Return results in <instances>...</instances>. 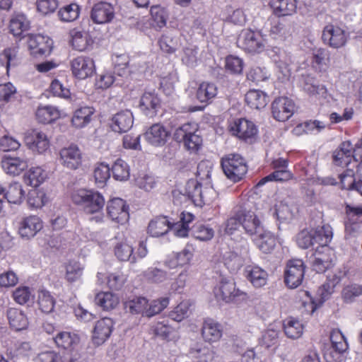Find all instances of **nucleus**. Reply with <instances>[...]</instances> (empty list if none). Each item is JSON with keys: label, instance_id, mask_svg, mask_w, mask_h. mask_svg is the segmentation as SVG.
<instances>
[{"label": "nucleus", "instance_id": "nucleus-45", "mask_svg": "<svg viewBox=\"0 0 362 362\" xmlns=\"http://www.w3.org/2000/svg\"><path fill=\"white\" fill-rule=\"evenodd\" d=\"M217 95V88L215 84L209 82L201 83L197 91V98L201 103H207Z\"/></svg>", "mask_w": 362, "mask_h": 362}, {"label": "nucleus", "instance_id": "nucleus-12", "mask_svg": "<svg viewBox=\"0 0 362 362\" xmlns=\"http://www.w3.org/2000/svg\"><path fill=\"white\" fill-rule=\"evenodd\" d=\"M71 69L76 78L86 79L95 72L94 61L88 57L78 56L71 60Z\"/></svg>", "mask_w": 362, "mask_h": 362}, {"label": "nucleus", "instance_id": "nucleus-56", "mask_svg": "<svg viewBox=\"0 0 362 362\" xmlns=\"http://www.w3.org/2000/svg\"><path fill=\"white\" fill-rule=\"evenodd\" d=\"M170 300L168 297L160 298L153 300L150 303L148 302V307L144 313L145 317H151L158 314L163 310L169 305Z\"/></svg>", "mask_w": 362, "mask_h": 362}, {"label": "nucleus", "instance_id": "nucleus-39", "mask_svg": "<svg viewBox=\"0 0 362 362\" xmlns=\"http://www.w3.org/2000/svg\"><path fill=\"white\" fill-rule=\"evenodd\" d=\"M303 329V325L298 320L291 317L284 321V330L288 338L298 339L302 336Z\"/></svg>", "mask_w": 362, "mask_h": 362}, {"label": "nucleus", "instance_id": "nucleus-62", "mask_svg": "<svg viewBox=\"0 0 362 362\" xmlns=\"http://www.w3.org/2000/svg\"><path fill=\"white\" fill-rule=\"evenodd\" d=\"M199 132L198 125L195 122H187L182 124L175 130L174 136L177 141H180V139L196 134Z\"/></svg>", "mask_w": 362, "mask_h": 362}, {"label": "nucleus", "instance_id": "nucleus-60", "mask_svg": "<svg viewBox=\"0 0 362 362\" xmlns=\"http://www.w3.org/2000/svg\"><path fill=\"white\" fill-rule=\"evenodd\" d=\"M110 177V168L108 165L101 163L94 170V177L95 182L100 187L105 185Z\"/></svg>", "mask_w": 362, "mask_h": 362}, {"label": "nucleus", "instance_id": "nucleus-37", "mask_svg": "<svg viewBox=\"0 0 362 362\" xmlns=\"http://www.w3.org/2000/svg\"><path fill=\"white\" fill-rule=\"evenodd\" d=\"M148 300L144 297H135L124 302V308L127 313L132 315H141L145 316Z\"/></svg>", "mask_w": 362, "mask_h": 362}, {"label": "nucleus", "instance_id": "nucleus-38", "mask_svg": "<svg viewBox=\"0 0 362 362\" xmlns=\"http://www.w3.org/2000/svg\"><path fill=\"white\" fill-rule=\"evenodd\" d=\"M35 115L39 122L48 124L59 117V112L52 105L39 106Z\"/></svg>", "mask_w": 362, "mask_h": 362}, {"label": "nucleus", "instance_id": "nucleus-6", "mask_svg": "<svg viewBox=\"0 0 362 362\" xmlns=\"http://www.w3.org/2000/svg\"><path fill=\"white\" fill-rule=\"evenodd\" d=\"M238 47L248 53H260L264 50V40L259 32L251 29L241 30L237 39Z\"/></svg>", "mask_w": 362, "mask_h": 362}, {"label": "nucleus", "instance_id": "nucleus-40", "mask_svg": "<svg viewBox=\"0 0 362 362\" xmlns=\"http://www.w3.org/2000/svg\"><path fill=\"white\" fill-rule=\"evenodd\" d=\"M95 302L103 310H109L117 305L119 298L112 292H100L95 296Z\"/></svg>", "mask_w": 362, "mask_h": 362}, {"label": "nucleus", "instance_id": "nucleus-32", "mask_svg": "<svg viewBox=\"0 0 362 362\" xmlns=\"http://www.w3.org/2000/svg\"><path fill=\"white\" fill-rule=\"evenodd\" d=\"M171 228V222L166 216L156 217L151 221L148 226V233L152 237L165 235Z\"/></svg>", "mask_w": 362, "mask_h": 362}, {"label": "nucleus", "instance_id": "nucleus-24", "mask_svg": "<svg viewBox=\"0 0 362 362\" xmlns=\"http://www.w3.org/2000/svg\"><path fill=\"white\" fill-rule=\"evenodd\" d=\"M1 167L6 174L18 175L27 168L28 162L25 158L6 156L2 158Z\"/></svg>", "mask_w": 362, "mask_h": 362}, {"label": "nucleus", "instance_id": "nucleus-34", "mask_svg": "<svg viewBox=\"0 0 362 362\" xmlns=\"http://www.w3.org/2000/svg\"><path fill=\"white\" fill-rule=\"evenodd\" d=\"M47 178V172L39 166L32 167L23 176L25 184L33 187L40 186Z\"/></svg>", "mask_w": 362, "mask_h": 362}, {"label": "nucleus", "instance_id": "nucleus-19", "mask_svg": "<svg viewBox=\"0 0 362 362\" xmlns=\"http://www.w3.org/2000/svg\"><path fill=\"white\" fill-rule=\"evenodd\" d=\"M91 18L98 24L107 23L115 17L112 6L107 2L95 4L91 10Z\"/></svg>", "mask_w": 362, "mask_h": 362}, {"label": "nucleus", "instance_id": "nucleus-18", "mask_svg": "<svg viewBox=\"0 0 362 362\" xmlns=\"http://www.w3.org/2000/svg\"><path fill=\"white\" fill-rule=\"evenodd\" d=\"M170 136L169 131L161 124L156 123L151 126L144 133V139L153 146H163Z\"/></svg>", "mask_w": 362, "mask_h": 362}, {"label": "nucleus", "instance_id": "nucleus-36", "mask_svg": "<svg viewBox=\"0 0 362 362\" xmlns=\"http://www.w3.org/2000/svg\"><path fill=\"white\" fill-rule=\"evenodd\" d=\"M339 180L342 189L356 190L362 196V180H355L353 170L346 169L339 175Z\"/></svg>", "mask_w": 362, "mask_h": 362}, {"label": "nucleus", "instance_id": "nucleus-14", "mask_svg": "<svg viewBox=\"0 0 362 362\" xmlns=\"http://www.w3.org/2000/svg\"><path fill=\"white\" fill-rule=\"evenodd\" d=\"M247 172L244 159L239 155L232 154L228 157V180L233 183L242 180Z\"/></svg>", "mask_w": 362, "mask_h": 362}, {"label": "nucleus", "instance_id": "nucleus-55", "mask_svg": "<svg viewBox=\"0 0 362 362\" xmlns=\"http://www.w3.org/2000/svg\"><path fill=\"white\" fill-rule=\"evenodd\" d=\"M37 303L42 312L49 313L54 310L55 300L49 291L42 290L38 293Z\"/></svg>", "mask_w": 362, "mask_h": 362}, {"label": "nucleus", "instance_id": "nucleus-29", "mask_svg": "<svg viewBox=\"0 0 362 362\" xmlns=\"http://www.w3.org/2000/svg\"><path fill=\"white\" fill-rule=\"evenodd\" d=\"M270 6L276 16H291L296 12L297 0H271Z\"/></svg>", "mask_w": 362, "mask_h": 362}, {"label": "nucleus", "instance_id": "nucleus-47", "mask_svg": "<svg viewBox=\"0 0 362 362\" xmlns=\"http://www.w3.org/2000/svg\"><path fill=\"white\" fill-rule=\"evenodd\" d=\"M71 45L74 49L79 52L85 51L90 45L88 35L85 32L73 30L71 33Z\"/></svg>", "mask_w": 362, "mask_h": 362}, {"label": "nucleus", "instance_id": "nucleus-9", "mask_svg": "<svg viewBox=\"0 0 362 362\" xmlns=\"http://www.w3.org/2000/svg\"><path fill=\"white\" fill-rule=\"evenodd\" d=\"M305 266L301 259L288 260L284 270L285 284L291 288L299 286L303 280Z\"/></svg>", "mask_w": 362, "mask_h": 362}, {"label": "nucleus", "instance_id": "nucleus-59", "mask_svg": "<svg viewBox=\"0 0 362 362\" xmlns=\"http://www.w3.org/2000/svg\"><path fill=\"white\" fill-rule=\"evenodd\" d=\"M212 168L213 164L210 160H202L197 165V177L198 181H205V185H209Z\"/></svg>", "mask_w": 362, "mask_h": 362}, {"label": "nucleus", "instance_id": "nucleus-17", "mask_svg": "<svg viewBox=\"0 0 362 362\" xmlns=\"http://www.w3.org/2000/svg\"><path fill=\"white\" fill-rule=\"evenodd\" d=\"M113 327V320L110 317L98 320L93 332V342L97 346L103 344L110 337Z\"/></svg>", "mask_w": 362, "mask_h": 362}, {"label": "nucleus", "instance_id": "nucleus-11", "mask_svg": "<svg viewBox=\"0 0 362 362\" xmlns=\"http://www.w3.org/2000/svg\"><path fill=\"white\" fill-rule=\"evenodd\" d=\"M295 110V103L288 97H279L272 104L274 118L279 122H286L292 117Z\"/></svg>", "mask_w": 362, "mask_h": 362}, {"label": "nucleus", "instance_id": "nucleus-54", "mask_svg": "<svg viewBox=\"0 0 362 362\" xmlns=\"http://www.w3.org/2000/svg\"><path fill=\"white\" fill-rule=\"evenodd\" d=\"M111 170L112 176L116 180L124 181L129 177V167L122 159H117L113 164Z\"/></svg>", "mask_w": 362, "mask_h": 362}, {"label": "nucleus", "instance_id": "nucleus-61", "mask_svg": "<svg viewBox=\"0 0 362 362\" xmlns=\"http://www.w3.org/2000/svg\"><path fill=\"white\" fill-rule=\"evenodd\" d=\"M226 282L222 279L218 285H216L213 291V297L211 298L210 303L212 306H221L226 302Z\"/></svg>", "mask_w": 362, "mask_h": 362}, {"label": "nucleus", "instance_id": "nucleus-25", "mask_svg": "<svg viewBox=\"0 0 362 362\" xmlns=\"http://www.w3.org/2000/svg\"><path fill=\"white\" fill-rule=\"evenodd\" d=\"M330 52L326 48H317L313 51L312 67L317 71L325 72L330 66Z\"/></svg>", "mask_w": 362, "mask_h": 362}, {"label": "nucleus", "instance_id": "nucleus-33", "mask_svg": "<svg viewBox=\"0 0 362 362\" xmlns=\"http://www.w3.org/2000/svg\"><path fill=\"white\" fill-rule=\"evenodd\" d=\"M95 110L92 107L84 106L75 110L71 123L76 128H83L87 126L92 119Z\"/></svg>", "mask_w": 362, "mask_h": 362}, {"label": "nucleus", "instance_id": "nucleus-23", "mask_svg": "<svg viewBox=\"0 0 362 362\" xmlns=\"http://www.w3.org/2000/svg\"><path fill=\"white\" fill-rule=\"evenodd\" d=\"M160 105V99L153 92H145L139 102L140 110L149 117H153L156 115Z\"/></svg>", "mask_w": 362, "mask_h": 362}, {"label": "nucleus", "instance_id": "nucleus-2", "mask_svg": "<svg viewBox=\"0 0 362 362\" xmlns=\"http://www.w3.org/2000/svg\"><path fill=\"white\" fill-rule=\"evenodd\" d=\"M242 227L249 235H254L261 231V222L257 215L251 211L240 210L228 219V236L231 240H242L238 228Z\"/></svg>", "mask_w": 362, "mask_h": 362}, {"label": "nucleus", "instance_id": "nucleus-7", "mask_svg": "<svg viewBox=\"0 0 362 362\" xmlns=\"http://www.w3.org/2000/svg\"><path fill=\"white\" fill-rule=\"evenodd\" d=\"M349 33L337 25L328 24L323 30L322 39L323 42L334 49H340L346 46Z\"/></svg>", "mask_w": 362, "mask_h": 362}, {"label": "nucleus", "instance_id": "nucleus-63", "mask_svg": "<svg viewBox=\"0 0 362 362\" xmlns=\"http://www.w3.org/2000/svg\"><path fill=\"white\" fill-rule=\"evenodd\" d=\"M14 300L20 304L24 305L29 301H32L34 298L30 288L28 286H21L17 288L13 293Z\"/></svg>", "mask_w": 362, "mask_h": 362}, {"label": "nucleus", "instance_id": "nucleus-21", "mask_svg": "<svg viewBox=\"0 0 362 362\" xmlns=\"http://www.w3.org/2000/svg\"><path fill=\"white\" fill-rule=\"evenodd\" d=\"M52 40L42 35H30L28 36V45L34 55H44L51 51Z\"/></svg>", "mask_w": 362, "mask_h": 362}, {"label": "nucleus", "instance_id": "nucleus-35", "mask_svg": "<svg viewBox=\"0 0 362 362\" xmlns=\"http://www.w3.org/2000/svg\"><path fill=\"white\" fill-rule=\"evenodd\" d=\"M25 192L23 189V186L19 182L11 183L7 189L4 197H6V199L8 203L14 204H20L25 199Z\"/></svg>", "mask_w": 362, "mask_h": 362}, {"label": "nucleus", "instance_id": "nucleus-28", "mask_svg": "<svg viewBox=\"0 0 362 362\" xmlns=\"http://www.w3.org/2000/svg\"><path fill=\"white\" fill-rule=\"evenodd\" d=\"M6 315L10 326L16 331L23 330L29 325L27 315L19 308H9L6 311Z\"/></svg>", "mask_w": 362, "mask_h": 362}, {"label": "nucleus", "instance_id": "nucleus-3", "mask_svg": "<svg viewBox=\"0 0 362 362\" xmlns=\"http://www.w3.org/2000/svg\"><path fill=\"white\" fill-rule=\"evenodd\" d=\"M332 236V233L331 230L325 226H322L319 230L305 229L297 235L296 243L303 249H308L315 243H319L321 250H328L325 245L331 240Z\"/></svg>", "mask_w": 362, "mask_h": 362}, {"label": "nucleus", "instance_id": "nucleus-4", "mask_svg": "<svg viewBox=\"0 0 362 362\" xmlns=\"http://www.w3.org/2000/svg\"><path fill=\"white\" fill-rule=\"evenodd\" d=\"M213 192V189L209 187H204L202 189V183L195 180H189L185 186V192L181 193L178 191L173 192V197L181 195V198L189 199L197 206L202 207L204 204H209L211 199L207 194Z\"/></svg>", "mask_w": 362, "mask_h": 362}, {"label": "nucleus", "instance_id": "nucleus-64", "mask_svg": "<svg viewBox=\"0 0 362 362\" xmlns=\"http://www.w3.org/2000/svg\"><path fill=\"white\" fill-rule=\"evenodd\" d=\"M362 295V286L351 284L345 286L341 292L344 300L346 303L352 302L356 297Z\"/></svg>", "mask_w": 362, "mask_h": 362}, {"label": "nucleus", "instance_id": "nucleus-30", "mask_svg": "<svg viewBox=\"0 0 362 362\" xmlns=\"http://www.w3.org/2000/svg\"><path fill=\"white\" fill-rule=\"evenodd\" d=\"M202 334L206 341H217L222 336L221 325L213 319H206L203 323Z\"/></svg>", "mask_w": 362, "mask_h": 362}, {"label": "nucleus", "instance_id": "nucleus-51", "mask_svg": "<svg viewBox=\"0 0 362 362\" xmlns=\"http://www.w3.org/2000/svg\"><path fill=\"white\" fill-rule=\"evenodd\" d=\"M40 362H77L76 358L60 356L54 351L47 350L42 351L37 356Z\"/></svg>", "mask_w": 362, "mask_h": 362}, {"label": "nucleus", "instance_id": "nucleus-52", "mask_svg": "<svg viewBox=\"0 0 362 362\" xmlns=\"http://www.w3.org/2000/svg\"><path fill=\"white\" fill-rule=\"evenodd\" d=\"M270 75L264 67L252 66L247 72V80L257 85L260 82L266 81Z\"/></svg>", "mask_w": 362, "mask_h": 362}, {"label": "nucleus", "instance_id": "nucleus-22", "mask_svg": "<svg viewBox=\"0 0 362 362\" xmlns=\"http://www.w3.org/2000/svg\"><path fill=\"white\" fill-rule=\"evenodd\" d=\"M133 115L129 110H124L115 114L112 118L111 128L118 133L129 131L133 125Z\"/></svg>", "mask_w": 362, "mask_h": 362}, {"label": "nucleus", "instance_id": "nucleus-44", "mask_svg": "<svg viewBox=\"0 0 362 362\" xmlns=\"http://www.w3.org/2000/svg\"><path fill=\"white\" fill-rule=\"evenodd\" d=\"M293 177V173L287 169L274 170V172L269 175L262 177L257 184V187H262L267 182H286L292 180Z\"/></svg>", "mask_w": 362, "mask_h": 362}, {"label": "nucleus", "instance_id": "nucleus-58", "mask_svg": "<svg viewBox=\"0 0 362 362\" xmlns=\"http://www.w3.org/2000/svg\"><path fill=\"white\" fill-rule=\"evenodd\" d=\"M17 54L18 47H9L5 49L4 52L0 54V63L5 66L7 71L11 66H15L17 64Z\"/></svg>", "mask_w": 362, "mask_h": 362}, {"label": "nucleus", "instance_id": "nucleus-16", "mask_svg": "<svg viewBox=\"0 0 362 362\" xmlns=\"http://www.w3.org/2000/svg\"><path fill=\"white\" fill-rule=\"evenodd\" d=\"M58 347H61L67 351L64 356H71L78 360V354L74 351L75 347L79 343V338L77 334L69 332H59L53 338Z\"/></svg>", "mask_w": 362, "mask_h": 362}, {"label": "nucleus", "instance_id": "nucleus-48", "mask_svg": "<svg viewBox=\"0 0 362 362\" xmlns=\"http://www.w3.org/2000/svg\"><path fill=\"white\" fill-rule=\"evenodd\" d=\"M133 247L127 243H120L115 247V255L121 261H130L134 263L136 261L135 255H133Z\"/></svg>", "mask_w": 362, "mask_h": 362}, {"label": "nucleus", "instance_id": "nucleus-43", "mask_svg": "<svg viewBox=\"0 0 362 362\" xmlns=\"http://www.w3.org/2000/svg\"><path fill=\"white\" fill-rule=\"evenodd\" d=\"M324 250H317L314 255L315 259L312 262V269L317 273H324L332 266V259Z\"/></svg>", "mask_w": 362, "mask_h": 362}, {"label": "nucleus", "instance_id": "nucleus-15", "mask_svg": "<svg viewBox=\"0 0 362 362\" xmlns=\"http://www.w3.org/2000/svg\"><path fill=\"white\" fill-rule=\"evenodd\" d=\"M59 155L62 165L68 169L76 170L81 165L82 153L76 145L62 148Z\"/></svg>", "mask_w": 362, "mask_h": 362}, {"label": "nucleus", "instance_id": "nucleus-13", "mask_svg": "<svg viewBox=\"0 0 362 362\" xmlns=\"http://www.w3.org/2000/svg\"><path fill=\"white\" fill-rule=\"evenodd\" d=\"M107 214L110 218L120 224L127 223L129 218V206L124 200L114 198L107 202Z\"/></svg>", "mask_w": 362, "mask_h": 362}, {"label": "nucleus", "instance_id": "nucleus-41", "mask_svg": "<svg viewBox=\"0 0 362 362\" xmlns=\"http://www.w3.org/2000/svg\"><path fill=\"white\" fill-rule=\"evenodd\" d=\"M332 348L336 354H341L348 349L345 337L339 329H333L329 335Z\"/></svg>", "mask_w": 362, "mask_h": 362}, {"label": "nucleus", "instance_id": "nucleus-57", "mask_svg": "<svg viewBox=\"0 0 362 362\" xmlns=\"http://www.w3.org/2000/svg\"><path fill=\"white\" fill-rule=\"evenodd\" d=\"M47 201L45 193L37 189L30 190L28 195V204L31 208L38 209L42 207Z\"/></svg>", "mask_w": 362, "mask_h": 362}, {"label": "nucleus", "instance_id": "nucleus-27", "mask_svg": "<svg viewBox=\"0 0 362 362\" xmlns=\"http://www.w3.org/2000/svg\"><path fill=\"white\" fill-rule=\"evenodd\" d=\"M30 28V21L21 12H14L11 17L9 29L15 37H23L25 32Z\"/></svg>", "mask_w": 362, "mask_h": 362}, {"label": "nucleus", "instance_id": "nucleus-26", "mask_svg": "<svg viewBox=\"0 0 362 362\" xmlns=\"http://www.w3.org/2000/svg\"><path fill=\"white\" fill-rule=\"evenodd\" d=\"M42 228V223L37 216H30L23 218L19 228L22 237L30 238L34 237Z\"/></svg>", "mask_w": 362, "mask_h": 362}, {"label": "nucleus", "instance_id": "nucleus-8", "mask_svg": "<svg viewBox=\"0 0 362 362\" xmlns=\"http://www.w3.org/2000/svg\"><path fill=\"white\" fill-rule=\"evenodd\" d=\"M359 149H356L350 141H342L338 147L333 151L332 154V162L335 166L346 168L352 161L358 160Z\"/></svg>", "mask_w": 362, "mask_h": 362}, {"label": "nucleus", "instance_id": "nucleus-49", "mask_svg": "<svg viewBox=\"0 0 362 362\" xmlns=\"http://www.w3.org/2000/svg\"><path fill=\"white\" fill-rule=\"evenodd\" d=\"M144 277L151 283L160 284L168 279V273L156 267H148L144 273Z\"/></svg>", "mask_w": 362, "mask_h": 362}, {"label": "nucleus", "instance_id": "nucleus-46", "mask_svg": "<svg viewBox=\"0 0 362 362\" xmlns=\"http://www.w3.org/2000/svg\"><path fill=\"white\" fill-rule=\"evenodd\" d=\"M191 306L189 300H183L170 313L169 317L174 321L181 322L189 315Z\"/></svg>", "mask_w": 362, "mask_h": 362}, {"label": "nucleus", "instance_id": "nucleus-42", "mask_svg": "<svg viewBox=\"0 0 362 362\" xmlns=\"http://www.w3.org/2000/svg\"><path fill=\"white\" fill-rule=\"evenodd\" d=\"M83 266L78 261L71 260L65 265V279L70 283L80 281L83 272Z\"/></svg>", "mask_w": 362, "mask_h": 362}, {"label": "nucleus", "instance_id": "nucleus-50", "mask_svg": "<svg viewBox=\"0 0 362 362\" xmlns=\"http://www.w3.org/2000/svg\"><path fill=\"white\" fill-rule=\"evenodd\" d=\"M79 13V6L76 4H71L61 8L58 11V16L62 21L72 22L78 18Z\"/></svg>", "mask_w": 362, "mask_h": 362}, {"label": "nucleus", "instance_id": "nucleus-53", "mask_svg": "<svg viewBox=\"0 0 362 362\" xmlns=\"http://www.w3.org/2000/svg\"><path fill=\"white\" fill-rule=\"evenodd\" d=\"M258 248L264 253L271 252L276 245V238L269 233H261L255 240Z\"/></svg>", "mask_w": 362, "mask_h": 362}, {"label": "nucleus", "instance_id": "nucleus-10", "mask_svg": "<svg viewBox=\"0 0 362 362\" xmlns=\"http://www.w3.org/2000/svg\"><path fill=\"white\" fill-rule=\"evenodd\" d=\"M24 141L28 149L38 154L45 153L50 146L47 135L37 129L27 132L25 134Z\"/></svg>", "mask_w": 362, "mask_h": 362}, {"label": "nucleus", "instance_id": "nucleus-1", "mask_svg": "<svg viewBox=\"0 0 362 362\" xmlns=\"http://www.w3.org/2000/svg\"><path fill=\"white\" fill-rule=\"evenodd\" d=\"M71 198L76 205L82 207L86 214L90 215V221L96 223L103 221L105 199L100 193L90 189H78L72 192Z\"/></svg>", "mask_w": 362, "mask_h": 362}, {"label": "nucleus", "instance_id": "nucleus-31", "mask_svg": "<svg viewBox=\"0 0 362 362\" xmlns=\"http://www.w3.org/2000/svg\"><path fill=\"white\" fill-rule=\"evenodd\" d=\"M245 101L252 109L260 110L268 103V95L264 92L251 89L245 95Z\"/></svg>", "mask_w": 362, "mask_h": 362}, {"label": "nucleus", "instance_id": "nucleus-20", "mask_svg": "<svg viewBox=\"0 0 362 362\" xmlns=\"http://www.w3.org/2000/svg\"><path fill=\"white\" fill-rule=\"evenodd\" d=\"M245 276L255 288H259L267 285L269 274L257 265H247L245 269Z\"/></svg>", "mask_w": 362, "mask_h": 362}, {"label": "nucleus", "instance_id": "nucleus-5", "mask_svg": "<svg viewBox=\"0 0 362 362\" xmlns=\"http://www.w3.org/2000/svg\"><path fill=\"white\" fill-rule=\"evenodd\" d=\"M228 130L232 136L241 141L248 144L255 142L258 134L257 125L253 122L245 118L234 120L230 125Z\"/></svg>", "mask_w": 362, "mask_h": 362}]
</instances>
